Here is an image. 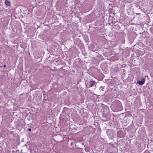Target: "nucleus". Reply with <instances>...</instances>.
Here are the masks:
<instances>
[{
  "instance_id": "f03ea898",
  "label": "nucleus",
  "mask_w": 153,
  "mask_h": 153,
  "mask_svg": "<svg viewBox=\"0 0 153 153\" xmlns=\"http://www.w3.org/2000/svg\"><path fill=\"white\" fill-rule=\"evenodd\" d=\"M96 83V82L93 80L89 82H87L86 83H85L86 85L87 88H90L92 87Z\"/></svg>"
},
{
  "instance_id": "423d86ee",
  "label": "nucleus",
  "mask_w": 153,
  "mask_h": 153,
  "mask_svg": "<svg viewBox=\"0 0 153 153\" xmlns=\"http://www.w3.org/2000/svg\"><path fill=\"white\" fill-rule=\"evenodd\" d=\"M115 68H116V70H116V72H117L118 71V68L117 67H115Z\"/></svg>"
},
{
  "instance_id": "39448f33",
  "label": "nucleus",
  "mask_w": 153,
  "mask_h": 153,
  "mask_svg": "<svg viewBox=\"0 0 153 153\" xmlns=\"http://www.w3.org/2000/svg\"><path fill=\"white\" fill-rule=\"evenodd\" d=\"M104 89V88L103 87L101 86L99 90L100 91H103Z\"/></svg>"
},
{
  "instance_id": "0eeeda50",
  "label": "nucleus",
  "mask_w": 153,
  "mask_h": 153,
  "mask_svg": "<svg viewBox=\"0 0 153 153\" xmlns=\"http://www.w3.org/2000/svg\"><path fill=\"white\" fill-rule=\"evenodd\" d=\"M28 130L29 131H31V129L30 128H28Z\"/></svg>"
},
{
  "instance_id": "f257e3e1",
  "label": "nucleus",
  "mask_w": 153,
  "mask_h": 153,
  "mask_svg": "<svg viewBox=\"0 0 153 153\" xmlns=\"http://www.w3.org/2000/svg\"><path fill=\"white\" fill-rule=\"evenodd\" d=\"M111 106L115 109V110L116 111H120L122 110L121 103L119 101H115L113 102Z\"/></svg>"
},
{
  "instance_id": "7ed1b4c3",
  "label": "nucleus",
  "mask_w": 153,
  "mask_h": 153,
  "mask_svg": "<svg viewBox=\"0 0 153 153\" xmlns=\"http://www.w3.org/2000/svg\"><path fill=\"white\" fill-rule=\"evenodd\" d=\"M145 79L142 78L141 79V80H139L137 81V83L140 85H143L145 82Z\"/></svg>"
},
{
  "instance_id": "20e7f679",
  "label": "nucleus",
  "mask_w": 153,
  "mask_h": 153,
  "mask_svg": "<svg viewBox=\"0 0 153 153\" xmlns=\"http://www.w3.org/2000/svg\"><path fill=\"white\" fill-rule=\"evenodd\" d=\"M5 3L7 6H9L10 5V2L8 0H6L5 1Z\"/></svg>"
},
{
  "instance_id": "6e6552de",
  "label": "nucleus",
  "mask_w": 153,
  "mask_h": 153,
  "mask_svg": "<svg viewBox=\"0 0 153 153\" xmlns=\"http://www.w3.org/2000/svg\"><path fill=\"white\" fill-rule=\"evenodd\" d=\"M1 99V95H0V100Z\"/></svg>"
},
{
  "instance_id": "1a4fd4ad",
  "label": "nucleus",
  "mask_w": 153,
  "mask_h": 153,
  "mask_svg": "<svg viewBox=\"0 0 153 153\" xmlns=\"http://www.w3.org/2000/svg\"><path fill=\"white\" fill-rule=\"evenodd\" d=\"M6 67V65H4V67Z\"/></svg>"
}]
</instances>
